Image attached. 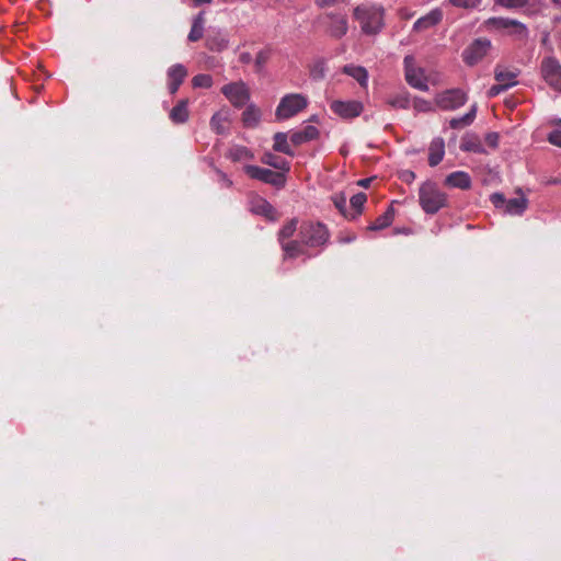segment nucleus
<instances>
[{"label": "nucleus", "instance_id": "obj_1", "mask_svg": "<svg viewBox=\"0 0 561 561\" xmlns=\"http://www.w3.org/2000/svg\"><path fill=\"white\" fill-rule=\"evenodd\" d=\"M354 18L359 22L365 34L374 35L383 26V10L381 7L362 4L355 8Z\"/></svg>", "mask_w": 561, "mask_h": 561}, {"label": "nucleus", "instance_id": "obj_26", "mask_svg": "<svg viewBox=\"0 0 561 561\" xmlns=\"http://www.w3.org/2000/svg\"><path fill=\"white\" fill-rule=\"evenodd\" d=\"M514 20L507 18H490L485 21V26L490 31H503L507 33Z\"/></svg>", "mask_w": 561, "mask_h": 561}, {"label": "nucleus", "instance_id": "obj_34", "mask_svg": "<svg viewBox=\"0 0 561 561\" xmlns=\"http://www.w3.org/2000/svg\"><path fill=\"white\" fill-rule=\"evenodd\" d=\"M262 162L282 171L289 170V163L285 159L272 153H265L262 158Z\"/></svg>", "mask_w": 561, "mask_h": 561}, {"label": "nucleus", "instance_id": "obj_25", "mask_svg": "<svg viewBox=\"0 0 561 561\" xmlns=\"http://www.w3.org/2000/svg\"><path fill=\"white\" fill-rule=\"evenodd\" d=\"M204 24H205L204 12H199L193 19L192 27H191V31L187 36L190 42H197L198 39H201L203 37Z\"/></svg>", "mask_w": 561, "mask_h": 561}, {"label": "nucleus", "instance_id": "obj_47", "mask_svg": "<svg viewBox=\"0 0 561 561\" xmlns=\"http://www.w3.org/2000/svg\"><path fill=\"white\" fill-rule=\"evenodd\" d=\"M216 173H217L218 179H219L220 183L222 184V186H225V187L232 186V181L228 178V175L226 173H224L220 170H216Z\"/></svg>", "mask_w": 561, "mask_h": 561}, {"label": "nucleus", "instance_id": "obj_33", "mask_svg": "<svg viewBox=\"0 0 561 561\" xmlns=\"http://www.w3.org/2000/svg\"><path fill=\"white\" fill-rule=\"evenodd\" d=\"M476 112H477V108L473 105L467 114H465L458 118H453L449 122L450 127L451 128H461V127L470 125L476 117Z\"/></svg>", "mask_w": 561, "mask_h": 561}, {"label": "nucleus", "instance_id": "obj_10", "mask_svg": "<svg viewBox=\"0 0 561 561\" xmlns=\"http://www.w3.org/2000/svg\"><path fill=\"white\" fill-rule=\"evenodd\" d=\"M491 42L486 38H478L469 45L462 53L463 61L468 66L478 64L488 54Z\"/></svg>", "mask_w": 561, "mask_h": 561}, {"label": "nucleus", "instance_id": "obj_2", "mask_svg": "<svg viewBox=\"0 0 561 561\" xmlns=\"http://www.w3.org/2000/svg\"><path fill=\"white\" fill-rule=\"evenodd\" d=\"M419 202L422 209L434 215L447 204V195L431 181L424 182L419 188Z\"/></svg>", "mask_w": 561, "mask_h": 561}, {"label": "nucleus", "instance_id": "obj_50", "mask_svg": "<svg viewBox=\"0 0 561 561\" xmlns=\"http://www.w3.org/2000/svg\"><path fill=\"white\" fill-rule=\"evenodd\" d=\"M371 182V179H364L358 182V185L363 187H368L369 183Z\"/></svg>", "mask_w": 561, "mask_h": 561}, {"label": "nucleus", "instance_id": "obj_48", "mask_svg": "<svg viewBox=\"0 0 561 561\" xmlns=\"http://www.w3.org/2000/svg\"><path fill=\"white\" fill-rule=\"evenodd\" d=\"M486 141L488 144L495 148L497 147V144H499V135L496 133H491V134H488L486 135Z\"/></svg>", "mask_w": 561, "mask_h": 561}, {"label": "nucleus", "instance_id": "obj_53", "mask_svg": "<svg viewBox=\"0 0 561 561\" xmlns=\"http://www.w3.org/2000/svg\"><path fill=\"white\" fill-rule=\"evenodd\" d=\"M550 183L558 184L559 183V179L551 180Z\"/></svg>", "mask_w": 561, "mask_h": 561}, {"label": "nucleus", "instance_id": "obj_52", "mask_svg": "<svg viewBox=\"0 0 561 561\" xmlns=\"http://www.w3.org/2000/svg\"><path fill=\"white\" fill-rule=\"evenodd\" d=\"M415 178L413 172H408V179L413 180Z\"/></svg>", "mask_w": 561, "mask_h": 561}, {"label": "nucleus", "instance_id": "obj_17", "mask_svg": "<svg viewBox=\"0 0 561 561\" xmlns=\"http://www.w3.org/2000/svg\"><path fill=\"white\" fill-rule=\"evenodd\" d=\"M445 184L455 188L468 190L471 187V178L467 172L456 171L446 176Z\"/></svg>", "mask_w": 561, "mask_h": 561}, {"label": "nucleus", "instance_id": "obj_28", "mask_svg": "<svg viewBox=\"0 0 561 561\" xmlns=\"http://www.w3.org/2000/svg\"><path fill=\"white\" fill-rule=\"evenodd\" d=\"M261 112L254 105H249L242 113V122L247 127H254L260 122Z\"/></svg>", "mask_w": 561, "mask_h": 561}, {"label": "nucleus", "instance_id": "obj_38", "mask_svg": "<svg viewBox=\"0 0 561 561\" xmlns=\"http://www.w3.org/2000/svg\"><path fill=\"white\" fill-rule=\"evenodd\" d=\"M336 209L346 218H350V211L346 208V196L343 193H336L331 197Z\"/></svg>", "mask_w": 561, "mask_h": 561}, {"label": "nucleus", "instance_id": "obj_57", "mask_svg": "<svg viewBox=\"0 0 561 561\" xmlns=\"http://www.w3.org/2000/svg\"><path fill=\"white\" fill-rule=\"evenodd\" d=\"M558 123H559V124H561V119H559V122H558Z\"/></svg>", "mask_w": 561, "mask_h": 561}, {"label": "nucleus", "instance_id": "obj_45", "mask_svg": "<svg viewBox=\"0 0 561 561\" xmlns=\"http://www.w3.org/2000/svg\"><path fill=\"white\" fill-rule=\"evenodd\" d=\"M548 140L550 144L561 148V130H553L549 134Z\"/></svg>", "mask_w": 561, "mask_h": 561}, {"label": "nucleus", "instance_id": "obj_55", "mask_svg": "<svg viewBox=\"0 0 561 561\" xmlns=\"http://www.w3.org/2000/svg\"><path fill=\"white\" fill-rule=\"evenodd\" d=\"M260 61H263V58H262L261 54L257 55V62H260Z\"/></svg>", "mask_w": 561, "mask_h": 561}, {"label": "nucleus", "instance_id": "obj_7", "mask_svg": "<svg viewBox=\"0 0 561 561\" xmlns=\"http://www.w3.org/2000/svg\"><path fill=\"white\" fill-rule=\"evenodd\" d=\"M467 102V94L461 89H450L435 96L436 105L444 111H454Z\"/></svg>", "mask_w": 561, "mask_h": 561}, {"label": "nucleus", "instance_id": "obj_9", "mask_svg": "<svg viewBox=\"0 0 561 561\" xmlns=\"http://www.w3.org/2000/svg\"><path fill=\"white\" fill-rule=\"evenodd\" d=\"M221 92L236 107L245 105L250 98L249 90L242 81L231 82L224 85L221 88Z\"/></svg>", "mask_w": 561, "mask_h": 561}, {"label": "nucleus", "instance_id": "obj_6", "mask_svg": "<svg viewBox=\"0 0 561 561\" xmlns=\"http://www.w3.org/2000/svg\"><path fill=\"white\" fill-rule=\"evenodd\" d=\"M405 80L412 87L421 91H427L428 84L423 68L416 67L412 56L404 57Z\"/></svg>", "mask_w": 561, "mask_h": 561}, {"label": "nucleus", "instance_id": "obj_3", "mask_svg": "<svg viewBox=\"0 0 561 561\" xmlns=\"http://www.w3.org/2000/svg\"><path fill=\"white\" fill-rule=\"evenodd\" d=\"M298 238L307 248H322L328 243L330 232L322 222L304 221L299 227Z\"/></svg>", "mask_w": 561, "mask_h": 561}, {"label": "nucleus", "instance_id": "obj_20", "mask_svg": "<svg viewBox=\"0 0 561 561\" xmlns=\"http://www.w3.org/2000/svg\"><path fill=\"white\" fill-rule=\"evenodd\" d=\"M343 72L354 78L360 87L366 88L368 84V72L362 66L346 65Z\"/></svg>", "mask_w": 561, "mask_h": 561}, {"label": "nucleus", "instance_id": "obj_36", "mask_svg": "<svg viewBox=\"0 0 561 561\" xmlns=\"http://www.w3.org/2000/svg\"><path fill=\"white\" fill-rule=\"evenodd\" d=\"M298 220L291 219L286 225L283 226V228L278 232V239L280 243L285 242L286 239H289L293 237L295 231L297 230Z\"/></svg>", "mask_w": 561, "mask_h": 561}, {"label": "nucleus", "instance_id": "obj_21", "mask_svg": "<svg viewBox=\"0 0 561 561\" xmlns=\"http://www.w3.org/2000/svg\"><path fill=\"white\" fill-rule=\"evenodd\" d=\"M228 122H229L228 110H220L211 116L210 127L216 134H224L227 129Z\"/></svg>", "mask_w": 561, "mask_h": 561}, {"label": "nucleus", "instance_id": "obj_5", "mask_svg": "<svg viewBox=\"0 0 561 561\" xmlns=\"http://www.w3.org/2000/svg\"><path fill=\"white\" fill-rule=\"evenodd\" d=\"M540 76L552 90L561 93V62L556 57L547 56L541 60Z\"/></svg>", "mask_w": 561, "mask_h": 561}, {"label": "nucleus", "instance_id": "obj_16", "mask_svg": "<svg viewBox=\"0 0 561 561\" xmlns=\"http://www.w3.org/2000/svg\"><path fill=\"white\" fill-rule=\"evenodd\" d=\"M445 156V141L440 137L434 138L428 147V164L436 167Z\"/></svg>", "mask_w": 561, "mask_h": 561}, {"label": "nucleus", "instance_id": "obj_44", "mask_svg": "<svg viewBox=\"0 0 561 561\" xmlns=\"http://www.w3.org/2000/svg\"><path fill=\"white\" fill-rule=\"evenodd\" d=\"M491 202L496 208H503L505 210V203L507 199H505L503 194L494 193L491 195Z\"/></svg>", "mask_w": 561, "mask_h": 561}, {"label": "nucleus", "instance_id": "obj_14", "mask_svg": "<svg viewBox=\"0 0 561 561\" xmlns=\"http://www.w3.org/2000/svg\"><path fill=\"white\" fill-rule=\"evenodd\" d=\"M168 89L171 94L176 93L180 85L187 76L186 68L181 64H175L168 69Z\"/></svg>", "mask_w": 561, "mask_h": 561}, {"label": "nucleus", "instance_id": "obj_39", "mask_svg": "<svg viewBox=\"0 0 561 561\" xmlns=\"http://www.w3.org/2000/svg\"><path fill=\"white\" fill-rule=\"evenodd\" d=\"M192 84L194 88H205L208 89L213 85V78L206 73H199L193 77Z\"/></svg>", "mask_w": 561, "mask_h": 561}, {"label": "nucleus", "instance_id": "obj_31", "mask_svg": "<svg viewBox=\"0 0 561 561\" xmlns=\"http://www.w3.org/2000/svg\"><path fill=\"white\" fill-rule=\"evenodd\" d=\"M228 157L234 161L251 160L254 158L253 153L245 147L234 146L229 150Z\"/></svg>", "mask_w": 561, "mask_h": 561}, {"label": "nucleus", "instance_id": "obj_8", "mask_svg": "<svg viewBox=\"0 0 561 561\" xmlns=\"http://www.w3.org/2000/svg\"><path fill=\"white\" fill-rule=\"evenodd\" d=\"M243 170L251 179L271 184L275 187H283L285 185V176L282 173L251 164L244 165Z\"/></svg>", "mask_w": 561, "mask_h": 561}, {"label": "nucleus", "instance_id": "obj_27", "mask_svg": "<svg viewBox=\"0 0 561 561\" xmlns=\"http://www.w3.org/2000/svg\"><path fill=\"white\" fill-rule=\"evenodd\" d=\"M517 73L508 70H495V80L500 82L505 89H510L517 84Z\"/></svg>", "mask_w": 561, "mask_h": 561}, {"label": "nucleus", "instance_id": "obj_54", "mask_svg": "<svg viewBox=\"0 0 561 561\" xmlns=\"http://www.w3.org/2000/svg\"><path fill=\"white\" fill-rule=\"evenodd\" d=\"M553 3L561 5V0H552Z\"/></svg>", "mask_w": 561, "mask_h": 561}, {"label": "nucleus", "instance_id": "obj_42", "mask_svg": "<svg viewBox=\"0 0 561 561\" xmlns=\"http://www.w3.org/2000/svg\"><path fill=\"white\" fill-rule=\"evenodd\" d=\"M496 4L506 9H518L527 4L528 0H494Z\"/></svg>", "mask_w": 561, "mask_h": 561}, {"label": "nucleus", "instance_id": "obj_15", "mask_svg": "<svg viewBox=\"0 0 561 561\" xmlns=\"http://www.w3.org/2000/svg\"><path fill=\"white\" fill-rule=\"evenodd\" d=\"M205 44L213 51H221L228 47L229 41L221 30H213L207 35Z\"/></svg>", "mask_w": 561, "mask_h": 561}, {"label": "nucleus", "instance_id": "obj_35", "mask_svg": "<svg viewBox=\"0 0 561 561\" xmlns=\"http://www.w3.org/2000/svg\"><path fill=\"white\" fill-rule=\"evenodd\" d=\"M506 34L514 36L516 39L523 41L528 37V30L525 24L514 20V24H511Z\"/></svg>", "mask_w": 561, "mask_h": 561}, {"label": "nucleus", "instance_id": "obj_11", "mask_svg": "<svg viewBox=\"0 0 561 561\" xmlns=\"http://www.w3.org/2000/svg\"><path fill=\"white\" fill-rule=\"evenodd\" d=\"M330 108L342 118H354L362 114L364 106L359 101H333Z\"/></svg>", "mask_w": 561, "mask_h": 561}, {"label": "nucleus", "instance_id": "obj_37", "mask_svg": "<svg viewBox=\"0 0 561 561\" xmlns=\"http://www.w3.org/2000/svg\"><path fill=\"white\" fill-rule=\"evenodd\" d=\"M388 104L394 108H408L410 100L407 93H400L388 99Z\"/></svg>", "mask_w": 561, "mask_h": 561}, {"label": "nucleus", "instance_id": "obj_22", "mask_svg": "<svg viewBox=\"0 0 561 561\" xmlns=\"http://www.w3.org/2000/svg\"><path fill=\"white\" fill-rule=\"evenodd\" d=\"M528 205V201L524 195L518 197L510 198L505 203V213L510 215H522Z\"/></svg>", "mask_w": 561, "mask_h": 561}, {"label": "nucleus", "instance_id": "obj_56", "mask_svg": "<svg viewBox=\"0 0 561 561\" xmlns=\"http://www.w3.org/2000/svg\"><path fill=\"white\" fill-rule=\"evenodd\" d=\"M260 61H263V58H262L261 54L257 55V62H260Z\"/></svg>", "mask_w": 561, "mask_h": 561}, {"label": "nucleus", "instance_id": "obj_32", "mask_svg": "<svg viewBox=\"0 0 561 561\" xmlns=\"http://www.w3.org/2000/svg\"><path fill=\"white\" fill-rule=\"evenodd\" d=\"M273 148L275 151L283 152L288 156L294 154V152L291 151V149L288 145L287 135L285 133L275 134Z\"/></svg>", "mask_w": 561, "mask_h": 561}, {"label": "nucleus", "instance_id": "obj_23", "mask_svg": "<svg viewBox=\"0 0 561 561\" xmlns=\"http://www.w3.org/2000/svg\"><path fill=\"white\" fill-rule=\"evenodd\" d=\"M305 245L299 240H291L282 243V249L284 251V256L286 259H295L306 253Z\"/></svg>", "mask_w": 561, "mask_h": 561}, {"label": "nucleus", "instance_id": "obj_18", "mask_svg": "<svg viewBox=\"0 0 561 561\" xmlns=\"http://www.w3.org/2000/svg\"><path fill=\"white\" fill-rule=\"evenodd\" d=\"M319 136V130L317 127L308 125L304 127L301 130L294 131L290 136V140L295 146L302 145L305 142L311 141Z\"/></svg>", "mask_w": 561, "mask_h": 561}, {"label": "nucleus", "instance_id": "obj_4", "mask_svg": "<svg viewBox=\"0 0 561 561\" xmlns=\"http://www.w3.org/2000/svg\"><path fill=\"white\" fill-rule=\"evenodd\" d=\"M308 105V99L299 93H291L283 96L276 107V118L279 121L288 119L299 112L305 110Z\"/></svg>", "mask_w": 561, "mask_h": 561}, {"label": "nucleus", "instance_id": "obj_29", "mask_svg": "<svg viewBox=\"0 0 561 561\" xmlns=\"http://www.w3.org/2000/svg\"><path fill=\"white\" fill-rule=\"evenodd\" d=\"M366 201L367 196L364 193H358L351 197L350 203L351 208L353 209V211H350L351 219H354L362 214Z\"/></svg>", "mask_w": 561, "mask_h": 561}, {"label": "nucleus", "instance_id": "obj_30", "mask_svg": "<svg viewBox=\"0 0 561 561\" xmlns=\"http://www.w3.org/2000/svg\"><path fill=\"white\" fill-rule=\"evenodd\" d=\"M393 220V209L389 207L382 215H380L369 227V230H381L391 225Z\"/></svg>", "mask_w": 561, "mask_h": 561}, {"label": "nucleus", "instance_id": "obj_51", "mask_svg": "<svg viewBox=\"0 0 561 561\" xmlns=\"http://www.w3.org/2000/svg\"><path fill=\"white\" fill-rule=\"evenodd\" d=\"M241 60L242 61H249L250 60V55L249 54H242L241 55Z\"/></svg>", "mask_w": 561, "mask_h": 561}, {"label": "nucleus", "instance_id": "obj_41", "mask_svg": "<svg viewBox=\"0 0 561 561\" xmlns=\"http://www.w3.org/2000/svg\"><path fill=\"white\" fill-rule=\"evenodd\" d=\"M325 71H327L325 62L322 60H319L313 64V66L310 70V75L313 79L319 80L325 76Z\"/></svg>", "mask_w": 561, "mask_h": 561}, {"label": "nucleus", "instance_id": "obj_43", "mask_svg": "<svg viewBox=\"0 0 561 561\" xmlns=\"http://www.w3.org/2000/svg\"><path fill=\"white\" fill-rule=\"evenodd\" d=\"M413 107L417 112H430L433 110L432 104L424 99H415L413 102Z\"/></svg>", "mask_w": 561, "mask_h": 561}, {"label": "nucleus", "instance_id": "obj_12", "mask_svg": "<svg viewBox=\"0 0 561 561\" xmlns=\"http://www.w3.org/2000/svg\"><path fill=\"white\" fill-rule=\"evenodd\" d=\"M250 211L265 217L268 220L276 219V211L274 207L263 197L253 196L249 203Z\"/></svg>", "mask_w": 561, "mask_h": 561}, {"label": "nucleus", "instance_id": "obj_40", "mask_svg": "<svg viewBox=\"0 0 561 561\" xmlns=\"http://www.w3.org/2000/svg\"><path fill=\"white\" fill-rule=\"evenodd\" d=\"M449 2L457 8L471 10L479 8L482 0H449Z\"/></svg>", "mask_w": 561, "mask_h": 561}, {"label": "nucleus", "instance_id": "obj_19", "mask_svg": "<svg viewBox=\"0 0 561 561\" xmlns=\"http://www.w3.org/2000/svg\"><path fill=\"white\" fill-rule=\"evenodd\" d=\"M348 25L345 16L334 15L330 18L329 32L332 36L340 38L347 33Z\"/></svg>", "mask_w": 561, "mask_h": 561}, {"label": "nucleus", "instance_id": "obj_24", "mask_svg": "<svg viewBox=\"0 0 561 561\" xmlns=\"http://www.w3.org/2000/svg\"><path fill=\"white\" fill-rule=\"evenodd\" d=\"M188 118L187 100H181L170 112V119L175 124H183Z\"/></svg>", "mask_w": 561, "mask_h": 561}, {"label": "nucleus", "instance_id": "obj_49", "mask_svg": "<svg viewBox=\"0 0 561 561\" xmlns=\"http://www.w3.org/2000/svg\"><path fill=\"white\" fill-rule=\"evenodd\" d=\"M211 2H213V0H193V5L194 7H199V5H203V4H209Z\"/></svg>", "mask_w": 561, "mask_h": 561}, {"label": "nucleus", "instance_id": "obj_13", "mask_svg": "<svg viewBox=\"0 0 561 561\" xmlns=\"http://www.w3.org/2000/svg\"><path fill=\"white\" fill-rule=\"evenodd\" d=\"M443 20V11L439 8L431 10L424 16L417 19L413 24V31L423 32L436 26Z\"/></svg>", "mask_w": 561, "mask_h": 561}, {"label": "nucleus", "instance_id": "obj_46", "mask_svg": "<svg viewBox=\"0 0 561 561\" xmlns=\"http://www.w3.org/2000/svg\"><path fill=\"white\" fill-rule=\"evenodd\" d=\"M507 89H505L500 82H497L496 84L492 85L489 91H488V95L490 98H494L496 95H499L500 93L506 91Z\"/></svg>", "mask_w": 561, "mask_h": 561}]
</instances>
